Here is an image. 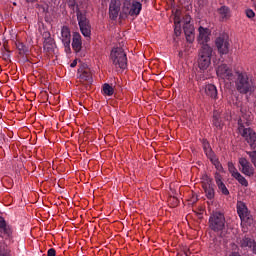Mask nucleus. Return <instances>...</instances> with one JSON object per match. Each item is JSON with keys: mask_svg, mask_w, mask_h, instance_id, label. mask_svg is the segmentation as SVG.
Wrapping results in <instances>:
<instances>
[{"mask_svg": "<svg viewBox=\"0 0 256 256\" xmlns=\"http://www.w3.org/2000/svg\"><path fill=\"white\" fill-rule=\"evenodd\" d=\"M251 123V113L242 114L238 120V131L240 135L245 139L251 149H256V133L249 127Z\"/></svg>", "mask_w": 256, "mask_h": 256, "instance_id": "1", "label": "nucleus"}, {"mask_svg": "<svg viewBox=\"0 0 256 256\" xmlns=\"http://www.w3.org/2000/svg\"><path fill=\"white\" fill-rule=\"evenodd\" d=\"M235 87L238 92L243 93H253L255 91V85L252 80H249V77L245 73L236 72L235 76Z\"/></svg>", "mask_w": 256, "mask_h": 256, "instance_id": "2", "label": "nucleus"}, {"mask_svg": "<svg viewBox=\"0 0 256 256\" xmlns=\"http://www.w3.org/2000/svg\"><path fill=\"white\" fill-rule=\"evenodd\" d=\"M211 57H213V47L210 45L201 46L198 53V67L201 71L209 69Z\"/></svg>", "mask_w": 256, "mask_h": 256, "instance_id": "3", "label": "nucleus"}, {"mask_svg": "<svg viewBox=\"0 0 256 256\" xmlns=\"http://www.w3.org/2000/svg\"><path fill=\"white\" fill-rule=\"evenodd\" d=\"M110 59L117 69H127V54L121 47L112 49Z\"/></svg>", "mask_w": 256, "mask_h": 256, "instance_id": "4", "label": "nucleus"}, {"mask_svg": "<svg viewBox=\"0 0 256 256\" xmlns=\"http://www.w3.org/2000/svg\"><path fill=\"white\" fill-rule=\"evenodd\" d=\"M209 226L212 231H223L225 229V215L221 212L213 213L209 218Z\"/></svg>", "mask_w": 256, "mask_h": 256, "instance_id": "5", "label": "nucleus"}, {"mask_svg": "<svg viewBox=\"0 0 256 256\" xmlns=\"http://www.w3.org/2000/svg\"><path fill=\"white\" fill-rule=\"evenodd\" d=\"M216 75L219 79H222V81H229V83H231L235 81L237 72H233L227 64H221L216 69Z\"/></svg>", "mask_w": 256, "mask_h": 256, "instance_id": "6", "label": "nucleus"}, {"mask_svg": "<svg viewBox=\"0 0 256 256\" xmlns=\"http://www.w3.org/2000/svg\"><path fill=\"white\" fill-rule=\"evenodd\" d=\"M182 23L186 40L188 43H193V41H195V27L191 24V16L186 15L183 18Z\"/></svg>", "mask_w": 256, "mask_h": 256, "instance_id": "7", "label": "nucleus"}, {"mask_svg": "<svg viewBox=\"0 0 256 256\" xmlns=\"http://www.w3.org/2000/svg\"><path fill=\"white\" fill-rule=\"evenodd\" d=\"M77 19L82 35L85 37H91V24H89L87 16L81 12H77Z\"/></svg>", "mask_w": 256, "mask_h": 256, "instance_id": "8", "label": "nucleus"}, {"mask_svg": "<svg viewBox=\"0 0 256 256\" xmlns=\"http://www.w3.org/2000/svg\"><path fill=\"white\" fill-rule=\"evenodd\" d=\"M215 45L217 47L220 55H227L229 53V37L225 34L219 36L215 40Z\"/></svg>", "mask_w": 256, "mask_h": 256, "instance_id": "9", "label": "nucleus"}, {"mask_svg": "<svg viewBox=\"0 0 256 256\" xmlns=\"http://www.w3.org/2000/svg\"><path fill=\"white\" fill-rule=\"evenodd\" d=\"M202 187L207 199H213L215 197V184H213V179L209 176H204L202 180Z\"/></svg>", "mask_w": 256, "mask_h": 256, "instance_id": "10", "label": "nucleus"}, {"mask_svg": "<svg viewBox=\"0 0 256 256\" xmlns=\"http://www.w3.org/2000/svg\"><path fill=\"white\" fill-rule=\"evenodd\" d=\"M239 171L246 175V177H253L255 175V169L251 165V163L246 158H239Z\"/></svg>", "mask_w": 256, "mask_h": 256, "instance_id": "11", "label": "nucleus"}, {"mask_svg": "<svg viewBox=\"0 0 256 256\" xmlns=\"http://www.w3.org/2000/svg\"><path fill=\"white\" fill-rule=\"evenodd\" d=\"M59 39L62 41L66 53H69V51H71V30L69 27L63 26L61 28Z\"/></svg>", "mask_w": 256, "mask_h": 256, "instance_id": "12", "label": "nucleus"}, {"mask_svg": "<svg viewBox=\"0 0 256 256\" xmlns=\"http://www.w3.org/2000/svg\"><path fill=\"white\" fill-rule=\"evenodd\" d=\"M198 32L199 34L197 37V41L199 45H202V47H204V45H209L207 43L211 41V30L209 28H204L203 26H200L198 28Z\"/></svg>", "mask_w": 256, "mask_h": 256, "instance_id": "13", "label": "nucleus"}, {"mask_svg": "<svg viewBox=\"0 0 256 256\" xmlns=\"http://www.w3.org/2000/svg\"><path fill=\"white\" fill-rule=\"evenodd\" d=\"M237 212L241 219V221H244L246 223H253V218H251V214H249V210L247 209V206L243 202L237 203Z\"/></svg>", "mask_w": 256, "mask_h": 256, "instance_id": "14", "label": "nucleus"}, {"mask_svg": "<svg viewBox=\"0 0 256 256\" xmlns=\"http://www.w3.org/2000/svg\"><path fill=\"white\" fill-rule=\"evenodd\" d=\"M141 9H143V5L141 4V2L132 1L130 8H127L126 13H128V15H131V17H137V15L141 13Z\"/></svg>", "mask_w": 256, "mask_h": 256, "instance_id": "15", "label": "nucleus"}, {"mask_svg": "<svg viewBox=\"0 0 256 256\" xmlns=\"http://www.w3.org/2000/svg\"><path fill=\"white\" fill-rule=\"evenodd\" d=\"M83 47V41L81 40V34L79 32H74L72 36V49L79 53Z\"/></svg>", "mask_w": 256, "mask_h": 256, "instance_id": "16", "label": "nucleus"}, {"mask_svg": "<svg viewBox=\"0 0 256 256\" xmlns=\"http://www.w3.org/2000/svg\"><path fill=\"white\" fill-rule=\"evenodd\" d=\"M215 182L219 191H221L223 195H229V189H227V186H225V183H223V177H221V174H215Z\"/></svg>", "mask_w": 256, "mask_h": 256, "instance_id": "17", "label": "nucleus"}, {"mask_svg": "<svg viewBox=\"0 0 256 256\" xmlns=\"http://www.w3.org/2000/svg\"><path fill=\"white\" fill-rule=\"evenodd\" d=\"M179 11H176L175 16H174V33L177 37L181 35V16Z\"/></svg>", "mask_w": 256, "mask_h": 256, "instance_id": "18", "label": "nucleus"}, {"mask_svg": "<svg viewBox=\"0 0 256 256\" xmlns=\"http://www.w3.org/2000/svg\"><path fill=\"white\" fill-rule=\"evenodd\" d=\"M204 91L208 97H211V99H217V87L215 85L207 84Z\"/></svg>", "mask_w": 256, "mask_h": 256, "instance_id": "19", "label": "nucleus"}, {"mask_svg": "<svg viewBox=\"0 0 256 256\" xmlns=\"http://www.w3.org/2000/svg\"><path fill=\"white\" fill-rule=\"evenodd\" d=\"M218 13L221 17V19L227 20L231 17V10L227 6H222L219 10Z\"/></svg>", "mask_w": 256, "mask_h": 256, "instance_id": "20", "label": "nucleus"}, {"mask_svg": "<svg viewBox=\"0 0 256 256\" xmlns=\"http://www.w3.org/2000/svg\"><path fill=\"white\" fill-rule=\"evenodd\" d=\"M213 125L216 127V129H223V122L221 120V116L217 112H214L213 115Z\"/></svg>", "mask_w": 256, "mask_h": 256, "instance_id": "21", "label": "nucleus"}, {"mask_svg": "<svg viewBox=\"0 0 256 256\" xmlns=\"http://www.w3.org/2000/svg\"><path fill=\"white\" fill-rule=\"evenodd\" d=\"M234 179H237L238 183H240V185H242L243 187H249V182L246 178L243 177V175H241V173L236 174V176H234Z\"/></svg>", "mask_w": 256, "mask_h": 256, "instance_id": "22", "label": "nucleus"}, {"mask_svg": "<svg viewBox=\"0 0 256 256\" xmlns=\"http://www.w3.org/2000/svg\"><path fill=\"white\" fill-rule=\"evenodd\" d=\"M253 243H255V241L251 238H243L241 241H240V245L241 247H250L252 248L253 247Z\"/></svg>", "mask_w": 256, "mask_h": 256, "instance_id": "23", "label": "nucleus"}, {"mask_svg": "<svg viewBox=\"0 0 256 256\" xmlns=\"http://www.w3.org/2000/svg\"><path fill=\"white\" fill-rule=\"evenodd\" d=\"M109 9H116L117 11H121V1L111 0Z\"/></svg>", "mask_w": 256, "mask_h": 256, "instance_id": "24", "label": "nucleus"}, {"mask_svg": "<svg viewBox=\"0 0 256 256\" xmlns=\"http://www.w3.org/2000/svg\"><path fill=\"white\" fill-rule=\"evenodd\" d=\"M17 49L20 51L22 55H28L29 53V47L25 46V44L23 43H18Z\"/></svg>", "mask_w": 256, "mask_h": 256, "instance_id": "25", "label": "nucleus"}, {"mask_svg": "<svg viewBox=\"0 0 256 256\" xmlns=\"http://www.w3.org/2000/svg\"><path fill=\"white\" fill-rule=\"evenodd\" d=\"M211 163L214 164L217 171H223V166L221 165V162H219V159H217V156H214L210 159Z\"/></svg>", "mask_w": 256, "mask_h": 256, "instance_id": "26", "label": "nucleus"}, {"mask_svg": "<svg viewBox=\"0 0 256 256\" xmlns=\"http://www.w3.org/2000/svg\"><path fill=\"white\" fill-rule=\"evenodd\" d=\"M0 233H6V235H9V229L7 228V224L3 218H0Z\"/></svg>", "mask_w": 256, "mask_h": 256, "instance_id": "27", "label": "nucleus"}, {"mask_svg": "<svg viewBox=\"0 0 256 256\" xmlns=\"http://www.w3.org/2000/svg\"><path fill=\"white\" fill-rule=\"evenodd\" d=\"M103 91H104V94L108 95L109 97H111V95H113V93L115 92L111 87V85L109 84H104Z\"/></svg>", "mask_w": 256, "mask_h": 256, "instance_id": "28", "label": "nucleus"}, {"mask_svg": "<svg viewBox=\"0 0 256 256\" xmlns=\"http://www.w3.org/2000/svg\"><path fill=\"white\" fill-rule=\"evenodd\" d=\"M228 171L231 173L232 177H236L239 173V171H237V168H235L233 163L228 164Z\"/></svg>", "mask_w": 256, "mask_h": 256, "instance_id": "29", "label": "nucleus"}, {"mask_svg": "<svg viewBox=\"0 0 256 256\" xmlns=\"http://www.w3.org/2000/svg\"><path fill=\"white\" fill-rule=\"evenodd\" d=\"M109 15H110V19H117V17H119V10L117 9H109Z\"/></svg>", "mask_w": 256, "mask_h": 256, "instance_id": "30", "label": "nucleus"}, {"mask_svg": "<svg viewBox=\"0 0 256 256\" xmlns=\"http://www.w3.org/2000/svg\"><path fill=\"white\" fill-rule=\"evenodd\" d=\"M80 79H83V81L91 82V73L84 71L82 74H80Z\"/></svg>", "mask_w": 256, "mask_h": 256, "instance_id": "31", "label": "nucleus"}, {"mask_svg": "<svg viewBox=\"0 0 256 256\" xmlns=\"http://www.w3.org/2000/svg\"><path fill=\"white\" fill-rule=\"evenodd\" d=\"M204 152L208 159H213V157H215V154L213 153V150L211 148L205 149Z\"/></svg>", "mask_w": 256, "mask_h": 256, "instance_id": "32", "label": "nucleus"}, {"mask_svg": "<svg viewBox=\"0 0 256 256\" xmlns=\"http://www.w3.org/2000/svg\"><path fill=\"white\" fill-rule=\"evenodd\" d=\"M246 16L248 17V19H253V17H255V12L252 9H247Z\"/></svg>", "mask_w": 256, "mask_h": 256, "instance_id": "33", "label": "nucleus"}, {"mask_svg": "<svg viewBox=\"0 0 256 256\" xmlns=\"http://www.w3.org/2000/svg\"><path fill=\"white\" fill-rule=\"evenodd\" d=\"M42 37H43L44 39H51V33H49V31H44V32L42 33Z\"/></svg>", "mask_w": 256, "mask_h": 256, "instance_id": "34", "label": "nucleus"}, {"mask_svg": "<svg viewBox=\"0 0 256 256\" xmlns=\"http://www.w3.org/2000/svg\"><path fill=\"white\" fill-rule=\"evenodd\" d=\"M55 255H56L55 249L50 248V249L48 250V256H55Z\"/></svg>", "mask_w": 256, "mask_h": 256, "instance_id": "35", "label": "nucleus"}, {"mask_svg": "<svg viewBox=\"0 0 256 256\" xmlns=\"http://www.w3.org/2000/svg\"><path fill=\"white\" fill-rule=\"evenodd\" d=\"M203 149L205 150V149H211V146L209 145V142H207V141H204L203 142Z\"/></svg>", "mask_w": 256, "mask_h": 256, "instance_id": "36", "label": "nucleus"}, {"mask_svg": "<svg viewBox=\"0 0 256 256\" xmlns=\"http://www.w3.org/2000/svg\"><path fill=\"white\" fill-rule=\"evenodd\" d=\"M169 201H173V203H174V207L176 206V205H179V200L177 199V198H170L169 199Z\"/></svg>", "mask_w": 256, "mask_h": 256, "instance_id": "37", "label": "nucleus"}, {"mask_svg": "<svg viewBox=\"0 0 256 256\" xmlns=\"http://www.w3.org/2000/svg\"><path fill=\"white\" fill-rule=\"evenodd\" d=\"M252 251H253V253H255V255H256V242H254V243L252 244Z\"/></svg>", "mask_w": 256, "mask_h": 256, "instance_id": "38", "label": "nucleus"}, {"mask_svg": "<svg viewBox=\"0 0 256 256\" xmlns=\"http://www.w3.org/2000/svg\"><path fill=\"white\" fill-rule=\"evenodd\" d=\"M70 67H77V60H74L71 64Z\"/></svg>", "mask_w": 256, "mask_h": 256, "instance_id": "39", "label": "nucleus"}, {"mask_svg": "<svg viewBox=\"0 0 256 256\" xmlns=\"http://www.w3.org/2000/svg\"><path fill=\"white\" fill-rule=\"evenodd\" d=\"M27 3H35L37 0H26Z\"/></svg>", "mask_w": 256, "mask_h": 256, "instance_id": "40", "label": "nucleus"}, {"mask_svg": "<svg viewBox=\"0 0 256 256\" xmlns=\"http://www.w3.org/2000/svg\"><path fill=\"white\" fill-rule=\"evenodd\" d=\"M190 255V253L189 252H186V256H189Z\"/></svg>", "mask_w": 256, "mask_h": 256, "instance_id": "41", "label": "nucleus"}]
</instances>
